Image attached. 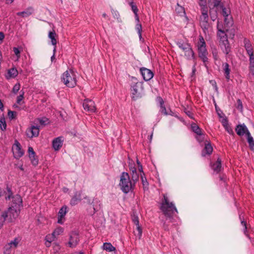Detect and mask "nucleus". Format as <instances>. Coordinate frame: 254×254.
Returning a JSON list of instances; mask_svg holds the SVG:
<instances>
[{"label": "nucleus", "mask_w": 254, "mask_h": 254, "mask_svg": "<svg viewBox=\"0 0 254 254\" xmlns=\"http://www.w3.org/2000/svg\"><path fill=\"white\" fill-rule=\"evenodd\" d=\"M56 52V47H54L53 49V55L51 57V61L53 62L55 59V53Z\"/></svg>", "instance_id": "4d7b16f0"}, {"label": "nucleus", "mask_w": 254, "mask_h": 254, "mask_svg": "<svg viewBox=\"0 0 254 254\" xmlns=\"http://www.w3.org/2000/svg\"><path fill=\"white\" fill-rule=\"evenodd\" d=\"M56 36L57 34L54 30L49 32L48 37L51 40L52 44L54 46V47H56L57 43V40L56 38Z\"/></svg>", "instance_id": "bb28decb"}, {"label": "nucleus", "mask_w": 254, "mask_h": 254, "mask_svg": "<svg viewBox=\"0 0 254 254\" xmlns=\"http://www.w3.org/2000/svg\"><path fill=\"white\" fill-rule=\"evenodd\" d=\"M237 108L241 112L243 110V104L242 102L240 99H238L237 101Z\"/></svg>", "instance_id": "a18cd8bd"}, {"label": "nucleus", "mask_w": 254, "mask_h": 254, "mask_svg": "<svg viewBox=\"0 0 254 254\" xmlns=\"http://www.w3.org/2000/svg\"><path fill=\"white\" fill-rule=\"evenodd\" d=\"M103 249V250L109 252H113L116 250V248L110 243H104Z\"/></svg>", "instance_id": "c756f323"}, {"label": "nucleus", "mask_w": 254, "mask_h": 254, "mask_svg": "<svg viewBox=\"0 0 254 254\" xmlns=\"http://www.w3.org/2000/svg\"><path fill=\"white\" fill-rule=\"evenodd\" d=\"M140 70L142 76L145 81H149L153 77V73L151 70L145 67H142Z\"/></svg>", "instance_id": "ddd939ff"}, {"label": "nucleus", "mask_w": 254, "mask_h": 254, "mask_svg": "<svg viewBox=\"0 0 254 254\" xmlns=\"http://www.w3.org/2000/svg\"><path fill=\"white\" fill-rule=\"evenodd\" d=\"M16 114H17L16 112H14V111H9L8 112V116L9 118H10L11 119H14L16 116Z\"/></svg>", "instance_id": "09e8293b"}, {"label": "nucleus", "mask_w": 254, "mask_h": 254, "mask_svg": "<svg viewBox=\"0 0 254 254\" xmlns=\"http://www.w3.org/2000/svg\"><path fill=\"white\" fill-rule=\"evenodd\" d=\"M229 64L227 63H224L223 64V70L225 74L226 78L228 80L230 79V69L229 68Z\"/></svg>", "instance_id": "72a5a7b5"}, {"label": "nucleus", "mask_w": 254, "mask_h": 254, "mask_svg": "<svg viewBox=\"0 0 254 254\" xmlns=\"http://www.w3.org/2000/svg\"><path fill=\"white\" fill-rule=\"evenodd\" d=\"M247 139L250 148L254 151V141L253 137L251 135L250 132H248Z\"/></svg>", "instance_id": "473e14b6"}, {"label": "nucleus", "mask_w": 254, "mask_h": 254, "mask_svg": "<svg viewBox=\"0 0 254 254\" xmlns=\"http://www.w3.org/2000/svg\"><path fill=\"white\" fill-rule=\"evenodd\" d=\"M198 4L200 6V12H202V9L208 11L206 0H199Z\"/></svg>", "instance_id": "f704fd0d"}, {"label": "nucleus", "mask_w": 254, "mask_h": 254, "mask_svg": "<svg viewBox=\"0 0 254 254\" xmlns=\"http://www.w3.org/2000/svg\"><path fill=\"white\" fill-rule=\"evenodd\" d=\"M53 240L51 239L50 240H47L46 242L45 243V245L47 247H49L51 245V243L52 241H53Z\"/></svg>", "instance_id": "bf43d9fd"}, {"label": "nucleus", "mask_w": 254, "mask_h": 254, "mask_svg": "<svg viewBox=\"0 0 254 254\" xmlns=\"http://www.w3.org/2000/svg\"><path fill=\"white\" fill-rule=\"evenodd\" d=\"M212 169L214 170V171L216 173H218L221 171V162L219 159H218L217 161L214 163L211 166Z\"/></svg>", "instance_id": "c85d7f7f"}, {"label": "nucleus", "mask_w": 254, "mask_h": 254, "mask_svg": "<svg viewBox=\"0 0 254 254\" xmlns=\"http://www.w3.org/2000/svg\"><path fill=\"white\" fill-rule=\"evenodd\" d=\"M225 128L229 133L232 132V129L229 127V126H227V127H225Z\"/></svg>", "instance_id": "e2e57ef3"}, {"label": "nucleus", "mask_w": 254, "mask_h": 254, "mask_svg": "<svg viewBox=\"0 0 254 254\" xmlns=\"http://www.w3.org/2000/svg\"><path fill=\"white\" fill-rule=\"evenodd\" d=\"M249 69L251 73L254 75V66H250Z\"/></svg>", "instance_id": "052dcab7"}, {"label": "nucleus", "mask_w": 254, "mask_h": 254, "mask_svg": "<svg viewBox=\"0 0 254 254\" xmlns=\"http://www.w3.org/2000/svg\"><path fill=\"white\" fill-rule=\"evenodd\" d=\"M208 11L203 10L199 16V25L206 35H210L213 32L212 24L209 22Z\"/></svg>", "instance_id": "f03ea898"}, {"label": "nucleus", "mask_w": 254, "mask_h": 254, "mask_svg": "<svg viewBox=\"0 0 254 254\" xmlns=\"http://www.w3.org/2000/svg\"><path fill=\"white\" fill-rule=\"evenodd\" d=\"M6 190L7 192H5V199L7 200L12 198V200L10 206L13 205L15 206V207H17L20 209L21 206H22V200L21 196L18 194L13 195L11 189L8 187H7Z\"/></svg>", "instance_id": "39448f33"}, {"label": "nucleus", "mask_w": 254, "mask_h": 254, "mask_svg": "<svg viewBox=\"0 0 254 254\" xmlns=\"http://www.w3.org/2000/svg\"><path fill=\"white\" fill-rule=\"evenodd\" d=\"M212 147L209 142L206 141L205 142V147L202 151V155L205 156L206 154H210L212 153Z\"/></svg>", "instance_id": "5701e85b"}, {"label": "nucleus", "mask_w": 254, "mask_h": 254, "mask_svg": "<svg viewBox=\"0 0 254 254\" xmlns=\"http://www.w3.org/2000/svg\"><path fill=\"white\" fill-rule=\"evenodd\" d=\"M245 48L249 56L254 55V50L250 41L245 39L244 40Z\"/></svg>", "instance_id": "6ab92c4d"}, {"label": "nucleus", "mask_w": 254, "mask_h": 254, "mask_svg": "<svg viewBox=\"0 0 254 254\" xmlns=\"http://www.w3.org/2000/svg\"><path fill=\"white\" fill-rule=\"evenodd\" d=\"M221 123L224 127L228 126L227 120L226 119H223L221 121Z\"/></svg>", "instance_id": "6e6d98bb"}, {"label": "nucleus", "mask_w": 254, "mask_h": 254, "mask_svg": "<svg viewBox=\"0 0 254 254\" xmlns=\"http://www.w3.org/2000/svg\"><path fill=\"white\" fill-rule=\"evenodd\" d=\"M163 197L160 209L166 216L170 217L177 210L174 204L169 202L166 194H164Z\"/></svg>", "instance_id": "7ed1b4c3"}, {"label": "nucleus", "mask_w": 254, "mask_h": 254, "mask_svg": "<svg viewBox=\"0 0 254 254\" xmlns=\"http://www.w3.org/2000/svg\"><path fill=\"white\" fill-rule=\"evenodd\" d=\"M129 5L131 7L132 11L133 12V13L134 14L135 18L136 21L137 22H139V16L138 15V9L137 8V5L133 2H130Z\"/></svg>", "instance_id": "393cba45"}, {"label": "nucleus", "mask_w": 254, "mask_h": 254, "mask_svg": "<svg viewBox=\"0 0 254 254\" xmlns=\"http://www.w3.org/2000/svg\"><path fill=\"white\" fill-rule=\"evenodd\" d=\"M125 175L127 176V173L123 172L121 177L120 183L119 186L122 191L125 193H127V181L125 178Z\"/></svg>", "instance_id": "2eb2a0df"}, {"label": "nucleus", "mask_w": 254, "mask_h": 254, "mask_svg": "<svg viewBox=\"0 0 254 254\" xmlns=\"http://www.w3.org/2000/svg\"><path fill=\"white\" fill-rule=\"evenodd\" d=\"M5 217H6L5 213H3V212H2L0 215V229L3 225L4 222L6 221V219Z\"/></svg>", "instance_id": "58836bf2"}, {"label": "nucleus", "mask_w": 254, "mask_h": 254, "mask_svg": "<svg viewBox=\"0 0 254 254\" xmlns=\"http://www.w3.org/2000/svg\"><path fill=\"white\" fill-rule=\"evenodd\" d=\"M241 224L244 228V232L246 233V230L247 229L246 223L244 221H242Z\"/></svg>", "instance_id": "680f3d73"}, {"label": "nucleus", "mask_w": 254, "mask_h": 254, "mask_svg": "<svg viewBox=\"0 0 254 254\" xmlns=\"http://www.w3.org/2000/svg\"><path fill=\"white\" fill-rule=\"evenodd\" d=\"M211 82L213 83L212 84L214 85V87L215 88V89L217 90V86L216 85V83L213 81H211Z\"/></svg>", "instance_id": "338daca9"}, {"label": "nucleus", "mask_w": 254, "mask_h": 254, "mask_svg": "<svg viewBox=\"0 0 254 254\" xmlns=\"http://www.w3.org/2000/svg\"><path fill=\"white\" fill-rule=\"evenodd\" d=\"M159 102L160 104V112L162 114H163L164 115H167V113L166 112V109L165 107V106L163 105V101L162 98H159Z\"/></svg>", "instance_id": "4c0bfd02"}, {"label": "nucleus", "mask_w": 254, "mask_h": 254, "mask_svg": "<svg viewBox=\"0 0 254 254\" xmlns=\"http://www.w3.org/2000/svg\"><path fill=\"white\" fill-rule=\"evenodd\" d=\"M19 241L20 240L18 238H15L13 241H11L7 244L11 246L12 249H15L17 247L18 244L19 243Z\"/></svg>", "instance_id": "e433bc0d"}, {"label": "nucleus", "mask_w": 254, "mask_h": 254, "mask_svg": "<svg viewBox=\"0 0 254 254\" xmlns=\"http://www.w3.org/2000/svg\"><path fill=\"white\" fill-rule=\"evenodd\" d=\"M37 125L33 126L31 129L27 131V134L30 137H37L39 134V127Z\"/></svg>", "instance_id": "a211bd4d"}, {"label": "nucleus", "mask_w": 254, "mask_h": 254, "mask_svg": "<svg viewBox=\"0 0 254 254\" xmlns=\"http://www.w3.org/2000/svg\"><path fill=\"white\" fill-rule=\"evenodd\" d=\"M62 146V137H57L53 141V146L55 150H58Z\"/></svg>", "instance_id": "4be33fe9"}, {"label": "nucleus", "mask_w": 254, "mask_h": 254, "mask_svg": "<svg viewBox=\"0 0 254 254\" xmlns=\"http://www.w3.org/2000/svg\"><path fill=\"white\" fill-rule=\"evenodd\" d=\"M24 92H22L21 94H20L17 98V103L20 104V102L23 100L24 98Z\"/></svg>", "instance_id": "603ef678"}, {"label": "nucleus", "mask_w": 254, "mask_h": 254, "mask_svg": "<svg viewBox=\"0 0 254 254\" xmlns=\"http://www.w3.org/2000/svg\"><path fill=\"white\" fill-rule=\"evenodd\" d=\"M81 199L80 195H77V194L75 195L70 200V204L72 205H74L76 204Z\"/></svg>", "instance_id": "c9c22d12"}, {"label": "nucleus", "mask_w": 254, "mask_h": 254, "mask_svg": "<svg viewBox=\"0 0 254 254\" xmlns=\"http://www.w3.org/2000/svg\"><path fill=\"white\" fill-rule=\"evenodd\" d=\"M73 254H84V253L83 252H79V253H77V252H75L73 253Z\"/></svg>", "instance_id": "774afa93"}, {"label": "nucleus", "mask_w": 254, "mask_h": 254, "mask_svg": "<svg viewBox=\"0 0 254 254\" xmlns=\"http://www.w3.org/2000/svg\"><path fill=\"white\" fill-rule=\"evenodd\" d=\"M176 11L180 14L183 13L184 15L186 14L184 8L180 6L179 4H177V7L176 8Z\"/></svg>", "instance_id": "37998d69"}, {"label": "nucleus", "mask_w": 254, "mask_h": 254, "mask_svg": "<svg viewBox=\"0 0 254 254\" xmlns=\"http://www.w3.org/2000/svg\"><path fill=\"white\" fill-rule=\"evenodd\" d=\"M79 241L78 235L76 232H72L70 235L68 246L70 248L75 247Z\"/></svg>", "instance_id": "f8f14e48"}, {"label": "nucleus", "mask_w": 254, "mask_h": 254, "mask_svg": "<svg viewBox=\"0 0 254 254\" xmlns=\"http://www.w3.org/2000/svg\"><path fill=\"white\" fill-rule=\"evenodd\" d=\"M176 44L187 59H190L193 58L194 53L190 44L181 40L178 41Z\"/></svg>", "instance_id": "0eeeda50"}, {"label": "nucleus", "mask_w": 254, "mask_h": 254, "mask_svg": "<svg viewBox=\"0 0 254 254\" xmlns=\"http://www.w3.org/2000/svg\"><path fill=\"white\" fill-rule=\"evenodd\" d=\"M48 119L46 118H43L42 119H37L35 121V124L37 125L39 124L42 127L45 126L49 123Z\"/></svg>", "instance_id": "7c9ffc66"}, {"label": "nucleus", "mask_w": 254, "mask_h": 254, "mask_svg": "<svg viewBox=\"0 0 254 254\" xmlns=\"http://www.w3.org/2000/svg\"><path fill=\"white\" fill-rule=\"evenodd\" d=\"M66 209L67 207L66 206H63L59 210L58 213V222L59 224H63V218H64L65 215L66 213Z\"/></svg>", "instance_id": "aec40b11"}, {"label": "nucleus", "mask_w": 254, "mask_h": 254, "mask_svg": "<svg viewBox=\"0 0 254 254\" xmlns=\"http://www.w3.org/2000/svg\"><path fill=\"white\" fill-rule=\"evenodd\" d=\"M191 128L193 131H194L195 133L200 136V138H197V139L199 141L203 139V137L201 136L202 133L200 128L196 124H192L191 126Z\"/></svg>", "instance_id": "cd10ccee"}, {"label": "nucleus", "mask_w": 254, "mask_h": 254, "mask_svg": "<svg viewBox=\"0 0 254 254\" xmlns=\"http://www.w3.org/2000/svg\"><path fill=\"white\" fill-rule=\"evenodd\" d=\"M73 72L70 70L65 71L62 75V81L68 87H74L76 84V80Z\"/></svg>", "instance_id": "20e7f679"}, {"label": "nucleus", "mask_w": 254, "mask_h": 254, "mask_svg": "<svg viewBox=\"0 0 254 254\" xmlns=\"http://www.w3.org/2000/svg\"><path fill=\"white\" fill-rule=\"evenodd\" d=\"M31 162L34 166H36L38 164V159L37 157L36 156L35 154L33 155V157H29Z\"/></svg>", "instance_id": "c03bdc74"}, {"label": "nucleus", "mask_w": 254, "mask_h": 254, "mask_svg": "<svg viewBox=\"0 0 254 254\" xmlns=\"http://www.w3.org/2000/svg\"><path fill=\"white\" fill-rule=\"evenodd\" d=\"M20 88V85L19 83H17L14 85L13 87L12 91L14 94H16L17 92L19 91Z\"/></svg>", "instance_id": "49530a36"}, {"label": "nucleus", "mask_w": 254, "mask_h": 254, "mask_svg": "<svg viewBox=\"0 0 254 254\" xmlns=\"http://www.w3.org/2000/svg\"><path fill=\"white\" fill-rule=\"evenodd\" d=\"M220 6L222 8L221 13L224 17L225 27L224 29H222L219 22H218L217 35L219 38V45L225 54H227L230 51V48L225 31H227L228 28L232 25L233 20L232 16L230 15L231 10L230 8L229 7H224L221 4Z\"/></svg>", "instance_id": "f257e3e1"}, {"label": "nucleus", "mask_w": 254, "mask_h": 254, "mask_svg": "<svg viewBox=\"0 0 254 254\" xmlns=\"http://www.w3.org/2000/svg\"><path fill=\"white\" fill-rule=\"evenodd\" d=\"M12 151L14 157L16 159H19L23 156V151L21 149L20 143L16 141L12 147Z\"/></svg>", "instance_id": "9b49d317"}, {"label": "nucleus", "mask_w": 254, "mask_h": 254, "mask_svg": "<svg viewBox=\"0 0 254 254\" xmlns=\"http://www.w3.org/2000/svg\"><path fill=\"white\" fill-rule=\"evenodd\" d=\"M221 2V0H208V4L213 5V6H219Z\"/></svg>", "instance_id": "ea45409f"}, {"label": "nucleus", "mask_w": 254, "mask_h": 254, "mask_svg": "<svg viewBox=\"0 0 254 254\" xmlns=\"http://www.w3.org/2000/svg\"><path fill=\"white\" fill-rule=\"evenodd\" d=\"M28 151L29 157H33V155H35V152H34V151L32 147H28Z\"/></svg>", "instance_id": "3c124183"}, {"label": "nucleus", "mask_w": 254, "mask_h": 254, "mask_svg": "<svg viewBox=\"0 0 254 254\" xmlns=\"http://www.w3.org/2000/svg\"><path fill=\"white\" fill-rule=\"evenodd\" d=\"M212 55H213V56L215 60H217L218 59V52H217L216 50H213V51H212Z\"/></svg>", "instance_id": "5fc2aeb1"}, {"label": "nucleus", "mask_w": 254, "mask_h": 254, "mask_svg": "<svg viewBox=\"0 0 254 254\" xmlns=\"http://www.w3.org/2000/svg\"><path fill=\"white\" fill-rule=\"evenodd\" d=\"M131 94L132 98L134 100L142 96L143 87L141 83L136 82L131 86Z\"/></svg>", "instance_id": "1a4fd4ad"}, {"label": "nucleus", "mask_w": 254, "mask_h": 254, "mask_svg": "<svg viewBox=\"0 0 254 254\" xmlns=\"http://www.w3.org/2000/svg\"><path fill=\"white\" fill-rule=\"evenodd\" d=\"M237 133L239 135H243L245 134H246L248 137V132H250L248 130L247 127L245 125H238L237 126L236 128Z\"/></svg>", "instance_id": "f3484780"}, {"label": "nucleus", "mask_w": 254, "mask_h": 254, "mask_svg": "<svg viewBox=\"0 0 254 254\" xmlns=\"http://www.w3.org/2000/svg\"><path fill=\"white\" fill-rule=\"evenodd\" d=\"M13 52H14L15 55L17 57V60H18L20 57V51H19L18 48H17L16 47H14L13 48Z\"/></svg>", "instance_id": "8fccbe9b"}, {"label": "nucleus", "mask_w": 254, "mask_h": 254, "mask_svg": "<svg viewBox=\"0 0 254 254\" xmlns=\"http://www.w3.org/2000/svg\"><path fill=\"white\" fill-rule=\"evenodd\" d=\"M135 29L137 31L138 33L139 34V36L140 38L141 37V30H142V27L141 24L137 23L135 26Z\"/></svg>", "instance_id": "de8ad7c7"}, {"label": "nucleus", "mask_w": 254, "mask_h": 254, "mask_svg": "<svg viewBox=\"0 0 254 254\" xmlns=\"http://www.w3.org/2000/svg\"><path fill=\"white\" fill-rule=\"evenodd\" d=\"M219 6L208 5L209 15L212 21H214L217 18V9Z\"/></svg>", "instance_id": "dca6fc26"}, {"label": "nucleus", "mask_w": 254, "mask_h": 254, "mask_svg": "<svg viewBox=\"0 0 254 254\" xmlns=\"http://www.w3.org/2000/svg\"><path fill=\"white\" fill-rule=\"evenodd\" d=\"M18 74V71L15 68H11L8 70L7 74L6 75L7 79L14 78Z\"/></svg>", "instance_id": "a878e982"}, {"label": "nucleus", "mask_w": 254, "mask_h": 254, "mask_svg": "<svg viewBox=\"0 0 254 254\" xmlns=\"http://www.w3.org/2000/svg\"><path fill=\"white\" fill-rule=\"evenodd\" d=\"M12 248L9 245L6 244L4 247L3 254H10L11 252Z\"/></svg>", "instance_id": "79ce46f5"}, {"label": "nucleus", "mask_w": 254, "mask_h": 254, "mask_svg": "<svg viewBox=\"0 0 254 254\" xmlns=\"http://www.w3.org/2000/svg\"><path fill=\"white\" fill-rule=\"evenodd\" d=\"M84 109L89 112H94L96 111V107L94 102L89 99H85L83 103Z\"/></svg>", "instance_id": "9d476101"}, {"label": "nucleus", "mask_w": 254, "mask_h": 254, "mask_svg": "<svg viewBox=\"0 0 254 254\" xmlns=\"http://www.w3.org/2000/svg\"><path fill=\"white\" fill-rule=\"evenodd\" d=\"M130 169L132 172V182L130 181V188L132 189V187L134 185L135 183L138 180V176L136 173V169L134 167H132L131 166L130 167Z\"/></svg>", "instance_id": "412c9836"}, {"label": "nucleus", "mask_w": 254, "mask_h": 254, "mask_svg": "<svg viewBox=\"0 0 254 254\" xmlns=\"http://www.w3.org/2000/svg\"><path fill=\"white\" fill-rule=\"evenodd\" d=\"M33 12V9L32 8L29 7L23 11L17 12V15L21 16L23 17H27L31 15Z\"/></svg>", "instance_id": "b1692460"}, {"label": "nucleus", "mask_w": 254, "mask_h": 254, "mask_svg": "<svg viewBox=\"0 0 254 254\" xmlns=\"http://www.w3.org/2000/svg\"><path fill=\"white\" fill-rule=\"evenodd\" d=\"M131 220L136 227V230L138 232L137 235L139 237H140L142 234V230L139 225V219L137 212H133V214L131 215Z\"/></svg>", "instance_id": "4468645a"}, {"label": "nucleus", "mask_w": 254, "mask_h": 254, "mask_svg": "<svg viewBox=\"0 0 254 254\" xmlns=\"http://www.w3.org/2000/svg\"><path fill=\"white\" fill-rule=\"evenodd\" d=\"M112 12L113 14L114 15V17L115 18H117V19H118V18H118V15H119L118 12L116 11H114V10L112 11Z\"/></svg>", "instance_id": "13d9d810"}, {"label": "nucleus", "mask_w": 254, "mask_h": 254, "mask_svg": "<svg viewBox=\"0 0 254 254\" xmlns=\"http://www.w3.org/2000/svg\"><path fill=\"white\" fill-rule=\"evenodd\" d=\"M197 49L199 58L202 60L203 63L207 61V52L205 48V43L204 39L201 37L197 43Z\"/></svg>", "instance_id": "6e6552de"}, {"label": "nucleus", "mask_w": 254, "mask_h": 254, "mask_svg": "<svg viewBox=\"0 0 254 254\" xmlns=\"http://www.w3.org/2000/svg\"><path fill=\"white\" fill-rule=\"evenodd\" d=\"M5 191L3 192L2 190L0 188V196L3 195V193L5 194Z\"/></svg>", "instance_id": "69168bd1"}, {"label": "nucleus", "mask_w": 254, "mask_h": 254, "mask_svg": "<svg viewBox=\"0 0 254 254\" xmlns=\"http://www.w3.org/2000/svg\"><path fill=\"white\" fill-rule=\"evenodd\" d=\"M6 127V124L5 121V119L4 118H1L0 119V128L2 130H5Z\"/></svg>", "instance_id": "a19ab883"}, {"label": "nucleus", "mask_w": 254, "mask_h": 254, "mask_svg": "<svg viewBox=\"0 0 254 254\" xmlns=\"http://www.w3.org/2000/svg\"><path fill=\"white\" fill-rule=\"evenodd\" d=\"M4 37V34L2 32H0V40H2L3 39Z\"/></svg>", "instance_id": "0e129e2a"}, {"label": "nucleus", "mask_w": 254, "mask_h": 254, "mask_svg": "<svg viewBox=\"0 0 254 254\" xmlns=\"http://www.w3.org/2000/svg\"><path fill=\"white\" fill-rule=\"evenodd\" d=\"M64 232L63 228L59 227L56 228L52 233V237L54 238H57L58 236L62 234Z\"/></svg>", "instance_id": "2f4dec72"}, {"label": "nucleus", "mask_w": 254, "mask_h": 254, "mask_svg": "<svg viewBox=\"0 0 254 254\" xmlns=\"http://www.w3.org/2000/svg\"><path fill=\"white\" fill-rule=\"evenodd\" d=\"M20 209L13 205H11L8 208L4 211L3 213H5L6 217V221L10 223L13 222L18 216Z\"/></svg>", "instance_id": "423d86ee"}, {"label": "nucleus", "mask_w": 254, "mask_h": 254, "mask_svg": "<svg viewBox=\"0 0 254 254\" xmlns=\"http://www.w3.org/2000/svg\"><path fill=\"white\" fill-rule=\"evenodd\" d=\"M250 57V66H254V55Z\"/></svg>", "instance_id": "864d4df0"}]
</instances>
